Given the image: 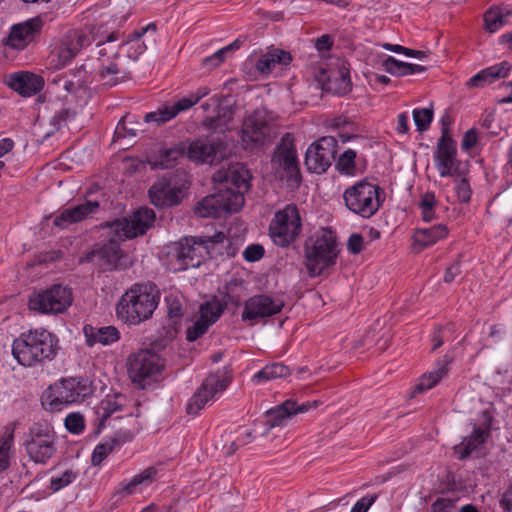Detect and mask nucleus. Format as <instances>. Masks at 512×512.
<instances>
[{
  "instance_id": "obj_49",
  "label": "nucleus",
  "mask_w": 512,
  "mask_h": 512,
  "mask_svg": "<svg viewBox=\"0 0 512 512\" xmlns=\"http://www.w3.org/2000/svg\"><path fill=\"white\" fill-rule=\"evenodd\" d=\"M383 67L388 73L392 75H408V63L399 61L392 56H389L386 60H384Z\"/></svg>"
},
{
  "instance_id": "obj_29",
  "label": "nucleus",
  "mask_w": 512,
  "mask_h": 512,
  "mask_svg": "<svg viewBox=\"0 0 512 512\" xmlns=\"http://www.w3.org/2000/svg\"><path fill=\"white\" fill-rule=\"evenodd\" d=\"M151 203L156 207L173 206L179 203L180 191L172 188L166 181L161 180L154 183L149 191Z\"/></svg>"
},
{
  "instance_id": "obj_10",
  "label": "nucleus",
  "mask_w": 512,
  "mask_h": 512,
  "mask_svg": "<svg viewBox=\"0 0 512 512\" xmlns=\"http://www.w3.org/2000/svg\"><path fill=\"white\" fill-rule=\"evenodd\" d=\"M206 240L199 237H184L173 243L168 251L170 262L175 264V270H186L198 267L207 256Z\"/></svg>"
},
{
  "instance_id": "obj_1",
  "label": "nucleus",
  "mask_w": 512,
  "mask_h": 512,
  "mask_svg": "<svg viewBox=\"0 0 512 512\" xmlns=\"http://www.w3.org/2000/svg\"><path fill=\"white\" fill-rule=\"evenodd\" d=\"M159 291L150 283H136L130 287L117 304V315L128 324L138 325L148 320L159 304Z\"/></svg>"
},
{
  "instance_id": "obj_16",
  "label": "nucleus",
  "mask_w": 512,
  "mask_h": 512,
  "mask_svg": "<svg viewBox=\"0 0 512 512\" xmlns=\"http://www.w3.org/2000/svg\"><path fill=\"white\" fill-rule=\"evenodd\" d=\"M338 142L334 137H322L312 143L305 155V165L310 172L321 174L335 160Z\"/></svg>"
},
{
  "instance_id": "obj_52",
  "label": "nucleus",
  "mask_w": 512,
  "mask_h": 512,
  "mask_svg": "<svg viewBox=\"0 0 512 512\" xmlns=\"http://www.w3.org/2000/svg\"><path fill=\"white\" fill-rule=\"evenodd\" d=\"M66 429L74 434H79L84 429V419L78 413H71L65 419Z\"/></svg>"
},
{
  "instance_id": "obj_20",
  "label": "nucleus",
  "mask_w": 512,
  "mask_h": 512,
  "mask_svg": "<svg viewBox=\"0 0 512 512\" xmlns=\"http://www.w3.org/2000/svg\"><path fill=\"white\" fill-rule=\"evenodd\" d=\"M89 43V37L82 31H69L51 52V61L55 68L59 69L67 65Z\"/></svg>"
},
{
  "instance_id": "obj_53",
  "label": "nucleus",
  "mask_w": 512,
  "mask_h": 512,
  "mask_svg": "<svg viewBox=\"0 0 512 512\" xmlns=\"http://www.w3.org/2000/svg\"><path fill=\"white\" fill-rule=\"evenodd\" d=\"M455 191L460 202L468 203L470 201L472 191L466 178L456 180Z\"/></svg>"
},
{
  "instance_id": "obj_24",
  "label": "nucleus",
  "mask_w": 512,
  "mask_h": 512,
  "mask_svg": "<svg viewBox=\"0 0 512 512\" xmlns=\"http://www.w3.org/2000/svg\"><path fill=\"white\" fill-rule=\"evenodd\" d=\"M456 154V142L453 139L439 138L434 159L441 177H450L456 173Z\"/></svg>"
},
{
  "instance_id": "obj_64",
  "label": "nucleus",
  "mask_w": 512,
  "mask_h": 512,
  "mask_svg": "<svg viewBox=\"0 0 512 512\" xmlns=\"http://www.w3.org/2000/svg\"><path fill=\"white\" fill-rule=\"evenodd\" d=\"M500 505L505 511L512 512V486L504 492Z\"/></svg>"
},
{
  "instance_id": "obj_5",
  "label": "nucleus",
  "mask_w": 512,
  "mask_h": 512,
  "mask_svg": "<svg viewBox=\"0 0 512 512\" xmlns=\"http://www.w3.org/2000/svg\"><path fill=\"white\" fill-rule=\"evenodd\" d=\"M165 367L164 359L149 349H142L128 357L127 371L132 383L146 389L156 381Z\"/></svg>"
},
{
  "instance_id": "obj_58",
  "label": "nucleus",
  "mask_w": 512,
  "mask_h": 512,
  "mask_svg": "<svg viewBox=\"0 0 512 512\" xmlns=\"http://www.w3.org/2000/svg\"><path fill=\"white\" fill-rule=\"evenodd\" d=\"M364 239L358 233L352 234L347 242V250L351 254H358L362 251Z\"/></svg>"
},
{
  "instance_id": "obj_36",
  "label": "nucleus",
  "mask_w": 512,
  "mask_h": 512,
  "mask_svg": "<svg viewBox=\"0 0 512 512\" xmlns=\"http://www.w3.org/2000/svg\"><path fill=\"white\" fill-rule=\"evenodd\" d=\"M448 235V228L444 224H438L429 228L417 229L413 235L416 245L426 248L434 245Z\"/></svg>"
},
{
  "instance_id": "obj_11",
  "label": "nucleus",
  "mask_w": 512,
  "mask_h": 512,
  "mask_svg": "<svg viewBox=\"0 0 512 512\" xmlns=\"http://www.w3.org/2000/svg\"><path fill=\"white\" fill-rule=\"evenodd\" d=\"M70 289L60 284L41 290L31 295L29 299L30 310L43 314H58L64 312L72 304Z\"/></svg>"
},
{
  "instance_id": "obj_22",
  "label": "nucleus",
  "mask_w": 512,
  "mask_h": 512,
  "mask_svg": "<svg viewBox=\"0 0 512 512\" xmlns=\"http://www.w3.org/2000/svg\"><path fill=\"white\" fill-rule=\"evenodd\" d=\"M92 261H96L104 271L124 270L132 265L116 241H110L91 253Z\"/></svg>"
},
{
  "instance_id": "obj_44",
  "label": "nucleus",
  "mask_w": 512,
  "mask_h": 512,
  "mask_svg": "<svg viewBox=\"0 0 512 512\" xmlns=\"http://www.w3.org/2000/svg\"><path fill=\"white\" fill-rule=\"evenodd\" d=\"M140 122L135 120V117L126 114L121 118L119 121L115 134L118 137H126L129 136H136L137 132L139 131Z\"/></svg>"
},
{
  "instance_id": "obj_15",
  "label": "nucleus",
  "mask_w": 512,
  "mask_h": 512,
  "mask_svg": "<svg viewBox=\"0 0 512 512\" xmlns=\"http://www.w3.org/2000/svg\"><path fill=\"white\" fill-rule=\"evenodd\" d=\"M241 139L246 149H253L271 142L274 129L261 111H255L243 122Z\"/></svg>"
},
{
  "instance_id": "obj_4",
  "label": "nucleus",
  "mask_w": 512,
  "mask_h": 512,
  "mask_svg": "<svg viewBox=\"0 0 512 512\" xmlns=\"http://www.w3.org/2000/svg\"><path fill=\"white\" fill-rule=\"evenodd\" d=\"M26 453L36 464L46 465L57 452V435L46 422L33 423L24 442Z\"/></svg>"
},
{
  "instance_id": "obj_40",
  "label": "nucleus",
  "mask_w": 512,
  "mask_h": 512,
  "mask_svg": "<svg viewBox=\"0 0 512 512\" xmlns=\"http://www.w3.org/2000/svg\"><path fill=\"white\" fill-rule=\"evenodd\" d=\"M15 428V423H8L5 426L4 433L0 438V472L8 469L10 465V449L14 442Z\"/></svg>"
},
{
  "instance_id": "obj_61",
  "label": "nucleus",
  "mask_w": 512,
  "mask_h": 512,
  "mask_svg": "<svg viewBox=\"0 0 512 512\" xmlns=\"http://www.w3.org/2000/svg\"><path fill=\"white\" fill-rule=\"evenodd\" d=\"M477 142V132L474 128L469 129L463 136L461 147L463 150H470Z\"/></svg>"
},
{
  "instance_id": "obj_3",
  "label": "nucleus",
  "mask_w": 512,
  "mask_h": 512,
  "mask_svg": "<svg viewBox=\"0 0 512 512\" xmlns=\"http://www.w3.org/2000/svg\"><path fill=\"white\" fill-rule=\"evenodd\" d=\"M57 342L56 337L45 329L30 330L14 340L12 354L19 364L31 367L53 359Z\"/></svg>"
},
{
  "instance_id": "obj_26",
  "label": "nucleus",
  "mask_w": 512,
  "mask_h": 512,
  "mask_svg": "<svg viewBox=\"0 0 512 512\" xmlns=\"http://www.w3.org/2000/svg\"><path fill=\"white\" fill-rule=\"evenodd\" d=\"M490 420H485L481 425L474 424L471 434L454 446V453L460 460L469 457L473 451L480 448L490 435Z\"/></svg>"
},
{
  "instance_id": "obj_31",
  "label": "nucleus",
  "mask_w": 512,
  "mask_h": 512,
  "mask_svg": "<svg viewBox=\"0 0 512 512\" xmlns=\"http://www.w3.org/2000/svg\"><path fill=\"white\" fill-rule=\"evenodd\" d=\"M291 61L292 56L289 52L275 48L262 54L256 61L255 68L261 75H268L276 65L287 66Z\"/></svg>"
},
{
  "instance_id": "obj_46",
  "label": "nucleus",
  "mask_w": 512,
  "mask_h": 512,
  "mask_svg": "<svg viewBox=\"0 0 512 512\" xmlns=\"http://www.w3.org/2000/svg\"><path fill=\"white\" fill-rule=\"evenodd\" d=\"M246 444V440L241 439V437H236L234 433H225L224 435H222L220 450L223 453V455L231 456L237 451L239 446Z\"/></svg>"
},
{
  "instance_id": "obj_30",
  "label": "nucleus",
  "mask_w": 512,
  "mask_h": 512,
  "mask_svg": "<svg viewBox=\"0 0 512 512\" xmlns=\"http://www.w3.org/2000/svg\"><path fill=\"white\" fill-rule=\"evenodd\" d=\"M134 432L129 429H120L115 435L106 441L98 444L92 454L91 462L93 466H99L102 461L113 451L115 446L132 440Z\"/></svg>"
},
{
  "instance_id": "obj_13",
  "label": "nucleus",
  "mask_w": 512,
  "mask_h": 512,
  "mask_svg": "<svg viewBox=\"0 0 512 512\" xmlns=\"http://www.w3.org/2000/svg\"><path fill=\"white\" fill-rule=\"evenodd\" d=\"M271 162L276 174L281 180H285L288 186L298 187L301 184L297 153L292 142L283 139L277 145Z\"/></svg>"
},
{
  "instance_id": "obj_6",
  "label": "nucleus",
  "mask_w": 512,
  "mask_h": 512,
  "mask_svg": "<svg viewBox=\"0 0 512 512\" xmlns=\"http://www.w3.org/2000/svg\"><path fill=\"white\" fill-rule=\"evenodd\" d=\"M381 192L378 185L362 180L344 191L343 200L349 211L362 218H370L381 206Z\"/></svg>"
},
{
  "instance_id": "obj_32",
  "label": "nucleus",
  "mask_w": 512,
  "mask_h": 512,
  "mask_svg": "<svg viewBox=\"0 0 512 512\" xmlns=\"http://www.w3.org/2000/svg\"><path fill=\"white\" fill-rule=\"evenodd\" d=\"M86 344L90 347L96 344L110 345L116 342L120 333L114 326L94 327L85 325L83 328Z\"/></svg>"
},
{
  "instance_id": "obj_34",
  "label": "nucleus",
  "mask_w": 512,
  "mask_h": 512,
  "mask_svg": "<svg viewBox=\"0 0 512 512\" xmlns=\"http://www.w3.org/2000/svg\"><path fill=\"white\" fill-rule=\"evenodd\" d=\"M294 400L287 399L266 412L269 428L286 426L288 420L294 416Z\"/></svg>"
},
{
  "instance_id": "obj_56",
  "label": "nucleus",
  "mask_w": 512,
  "mask_h": 512,
  "mask_svg": "<svg viewBox=\"0 0 512 512\" xmlns=\"http://www.w3.org/2000/svg\"><path fill=\"white\" fill-rule=\"evenodd\" d=\"M264 249L259 244H252L248 246L244 252L243 257L246 261L255 262L260 260L263 257Z\"/></svg>"
},
{
  "instance_id": "obj_39",
  "label": "nucleus",
  "mask_w": 512,
  "mask_h": 512,
  "mask_svg": "<svg viewBox=\"0 0 512 512\" xmlns=\"http://www.w3.org/2000/svg\"><path fill=\"white\" fill-rule=\"evenodd\" d=\"M291 370L288 366L283 363H271L263 367L260 371H258L253 377L252 382L255 384H260L265 381L275 380L278 378H285L289 376Z\"/></svg>"
},
{
  "instance_id": "obj_54",
  "label": "nucleus",
  "mask_w": 512,
  "mask_h": 512,
  "mask_svg": "<svg viewBox=\"0 0 512 512\" xmlns=\"http://www.w3.org/2000/svg\"><path fill=\"white\" fill-rule=\"evenodd\" d=\"M180 157H183L181 150L177 148L168 149L161 155L160 164L163 168H171Z\"/></svg>"
},
{
  "instance_id": "obj_7",
  "label": "nucleus",
  "mask_w": 512,
  "mask_h": 512,
  "mask_svg": "<svg viewBox=\"0 0 512 512\" xmlns=\"http://www.w3.org/2000/svg\"><path fill=\"white\" fill-rule=\"evenodd\" d=\"M302 223L298 208L286 205L277 211L269 226L272 241L281 247H287L301 234Z\"/></svg>"
},
{
  "instance_id": "obj_47",
  "label": "nucleus",
  "mask_w": 512,
  "mask_h": 512,
  "mask_svg": "<svg viewBox=\"0 0 512 512\" xmlns=\"http://www.w3.org/2000/svg\"><path fill=\"white\" fill-rule=\"evenodd\" d=\"M433 115L434 112L432 108L414 109L413 120L417 130L420 132L426 131L430 127Z\"/></svg>"
},
{
  "instance_id": "obj_8",
  "label": "nucleus",
  "mask_w": 512,
  "mask_h": 512,
  "mask_svg": "<svg viewBox=\"0 0 512 512\" xmlns=\"http://www.w3.org/2000/svg\"><path fill=\"white\" fill-rule=\"evenodd\" d=\"M232 381V371L228 368L219 369L210 373L194 393L186 411L196 415L209 401H214L224 392Z\"/></svg>"
},
{
  "instance_id": "obj_45",
  "label": "nucleus",
  "mask_w": 512,
  "mask_h": 512,
  "mask_svg": "<svg viewBox=\"0 0 512 512\" xmlns=\"http://www.w3.org/2000/svg\"><path fill=\"white\" fill-rule=\"evenodd\" d=\"M100 77L103 85L112 87L121 82L125 76L122 74L120 68L115 63H110L100 71Z\"/></svg>"
},
{
  "instance_id": "obj_9",
  "label": "nucleus",
  "mask_w": 512,
  "mask_h": 512,
  "mask_svg": "<svg viewBox=\"0 0 512 512\" xmlns=\"http://www.w3.org/2000/svg\"><path fill=\"white\" fill-rule=\"evenodd\" d=\"M89 394V387L75 378L62 380L49 388L42 404L49 411H60L68 404L81 402Z\"/></svg>"
},
{
  "instance_id": "obj_2",
  "label": "nucleus",
  "mask_w": 512,
  "mask_h": 512,
  "mask_svg": "<svg viewBox=\"0 0 512 512\" xmlns=\"http://www.w3.org/2000/svg\"><path fill=\"white\" fill-rule=\"evenodd\" d=\"M340 249L336 233L331 228H321L304 243L305 267L310 277L320 276L336 264Z\"/></svg>"
},
{
  "instance_id": "obj_17",
  "label": "nucleus",
  "mask_w": 512,
  "mask_h": 512,
  "mask_svg": "<svg viewBox=\"0 0 512 512\" xmlns=\"http://www.w3.org/2000/svg\"><path fill=\"white\" fill-rule=\"evenodd\" d=\"M222 100V96L213 95L200 106L206 113V116L201 122V126L207 131L224 133L230 129L234 111L230 106H223Z\"/></svg>"
},
{
  "instance_id": "obj_18",
  "label": "nucleus",
  "mask_w": 512,
  "mask_h": 512,
  "mask_svg": "<svg viewBox=\"0 0 512 512\" xmlns=\"http://www.w3.org/2000/svg\"><path fill=\"white\" fill-rule=\"evenodd\" d=\"M210 93V88L199 87L195 92L185 96L175 102L173 105H164L158 110L149 112L144 116L146 123L154 122L157 125L164 124L169 120L175 118L179 113L189 110L197 104L202 98Z\"/></svg>"
},
{
  "instance_id": "obj_33",
  "label": "nucleus",
  "mask_w": 512,
  "mask_h": 512,
  "mask_svg": "<svg viewBox=\"0 0 512 512\" xmlns=\"http://www.w3.org/2000/svg\"><path fill=\"white\" fill-rule=\"evenodd\" d=\"M510 69L511 65L506 61L490 66L471 77L467 85L469 87H483L497 79L507 77Z\"/></svg>"
},
{
  "instance_id": "obj_23",
  "label": "nucleus",
  "mask_w": 512,
  "mask_h": 512,
  "mask_svg": "<svg viewBox=\"0 0 512 512\" xmlns=\"http://www.w3.org/2000/svg\"><path fill=\"white\" fill-rule=\"evenodd\" d=\"M42 26L43 21L39 17L14 24L5 44L12 49L23 50L40 34Z\"/></svg>"
},
{
  "instance_id": "obj_63",
  "label": "nucleus",
  "mask_w": 512,
  "mask_h": 512,
  "mask_svg": "<svg viewBox=\"0 0 512 512\" xmlns=\"http://www.w3.org/2000/svg\"><path fill=\"white\" fill-rule=\"evenodd\" d=\"M435 204H436V199H435L434 193L426 192L421 197V200H420V203H419V208L421 210H423V209H426V210L434 209Z\"/></svg>"
},
{
  "instance_id": "obj_50",
  "label": "nucleus",
  "mask_w": 512,
  "mask_h": 512,
  "mask_svg": "<svg viewBox=\"0 0 512 512\" xmlns=\"http://www.w3.org/2000/svg\"><path fill=\"white\" fill-rule=\"evenodd\" d=\"M75 478L76 474L73 471L66 470L61 476L51 478L50 488L53 492H57L72 483Z\"/></svg>"
},
{
  "instance_id": "obj_25",
  "label": "nucleus",
  "mask_w": 512,
  "mask_h": 512,
  "mask_svg": "<svg viewBox=\"0 0 512 512\" xmlns=\"http://www.w3.org/2000/svg\"><path fill=\"white\" fill-rule=\"evenodd\" d=\"M127 402L128 400L123 394L107 395L100 401V403L95 407V414L98 421L96 430L98 433L106 426V422L108 420H110L108 423V425H110L111 421L120 419L119 416L115 418H112V416L117 412L125 411Z\"/></svg>"
},
{
  "instance_id": "obj_43",
  "label": "nucleus",
  "mask_w": 512,
  "mask_h": 512,
  "mask_svg": "<svg viewBox=\"0 0 512 512\" xmlns=\"http://www.w3.org/2000/svg\"><path fill=\"white\" fill-rule=\"evenodd\" d=\"M225 306L218 301H209L200 306V318L210 327L224 312Z\"/></svg>"
},
{
  "instance_id": "obj_27",
  "label": "nucleus",
  "mask_w": 512,
  "mask_h": 512,
  "mask_svg": "<svg viewBox=\"0 0 512 512\" xmlns=\"http://www.w3.org/2000/svg\"><path fill=\"white\" fill-rule=\"evenodd\" d=\"M98 208V201H86L62 210L61 213L54 218L53 223L55 226L65 229L68 226L80 222L88 216L96 213Z\"/></svg>"
},
{
  "instance_id": "obj_19",
  "label": "nucleus",
  "mask_w": 512,
  "mask_h": 512,
  "mask_svg": "<svg viewBox=\"0 0 512 512\" xmlns=\"http://www.w3.org/2000/svg\"><path fill=\"white\" fill-rule=\"evenodd\" d=\"M283 307L284 302L281 299L266 294L255 295L244 302L241 319L253 325L259 319L278 314Z\"/></svg>"
},
{
  "instance_id": "obj_12",
  "label": "nucleus",
  "mask_w": 512,
  "mask_h": 512,
  "mask_svg": "<svg viewBox=\"0 0 512 512\" xmlns=\"http://www.w3.org/2000/svg\"><path fill=\"white\" fill-rule=\"evenodd\" d=\"M244 205V197L232 189H220L198 203L195 213L200 217H219L222 212L234 213Z\"/></svg>"
},
{
  "instance_id": "obj_41",
  "label": "nucleus",
  "mask_w": 512,
  "mask_h": 512,
  "mask_svg": "<svg viewBox=\"0 0 512 512\" xmlns=\"http://www.w3.org/2000/svg\"><path fill=\"white\" fill-rule=\"evenodd\" d=\"M451 359H446L444 362L438 364V368L428 375L422 376L420 382L415 386V392L420 393L424 390L433 388L443 377L448 373V365Z\"/></svg>"
},
{
  "instance_id": "obj_14",
  "label": "nucleus",
  "mask_w": 512,
  "mask_h": 512,
  "mask_svg": "<svg viewBox=\"0 0 512 512\" xmlns=\"http://www.w3.org/2000/svg\"><path fill=\"white\" fill-rule=\"evenodd\" d=\"M152 209L144 207L136 210L130 217L116 220L109 224L111 231L119 240H126L143 235L155 221Z\"/></svg>"
},
{
  "instance_id": "obj_55",
  "label": "nucleus",
  "mask_w": 512,
  "mask_h": 512,
  "mask_svg": "<svg viewBox=\"0 0 512 512\" xmlns=\"http://www.w3.org/2000/svg\"><path fill=\"white\" fill-rule=\"evenodd\" d=\"M457 499L438 498L432 505V512H452L456 507Z\"/></svg>"
},
{
  "instance_id": "obj_51",
  "label": "nucleus",
  "mask_w": 512,
  "mask_h": 512,
  "mask_svg": "<svg viewBox=\"0 0 512 512\" xmlns=\"http://www.w3.org/2000/svg\"><path fill=\"white\" fill-rule=\"evenodd\" d=\"M209 326L205 323V320L200 317L193 323L191 327H189L186 331V339L189 342H193L204 335Z\"/></svg>"
},
{
  "instance_id": "obj_62",
  "label": "nucleus",
  "mask_w": 512,
  "mask_h": 512,
  "mask_svg": "<svg viewBox=\"0 0 512 512\" xmlns=\"http://www.w3.org/2000/svg\"><path fill=\"white\" fill-rule=\"evenodd\" d=\"M460 274H461L460 263L457 261L446 269V272L444 275V281L446 283H451Z\"/></svg>"
},
{
  "instance_id": "obj_57",
  "label": "nucleus",
  "mask_w": 512,
  "mask_h": 512,
  "mask_svg": "<svg viewBox=\"0 0 512 512\" xmlns=\"http://www.w3.org/2000/svg\"><path fill=\"white\" fill-rule=\"evenodd\" d=\"M335 81L338 82V86L335 88L336 94L345 95L351 90V80L347 72L341 71Z\"/></svg>"
},
{
  "instance_id": "obj_60",
  "label": "nucleus",
  "mask_w": 512,
  "mask_h": 512,
  "mask_svg": "<svg viewBox=\"0 0 512 512\" xmlns=\"http://www.w3.org/2000/svg\"><path fill=\"white\" fill-rule=\"evenodd\" d=\"M149 31H152L153 33L156 32V25L154 23H149L140 30H135L127 36V39L124 41V43L130 44L131 42L138 41L141 37H143L144 34H146Z\"/></svg>"
},
{
  "instance_id": "obj_59",
  "label": "nucleus",
  "mask_w": 512,
  "mask_h": 512,
  "mask_svg": "<svg viewBox=\"0 0 512 512\" xmlns=\"http://www.w3.org/2000/svg\"><path fill=\"white\" fill-rule=\"evenodd\" d=\"M376 499L377 495L362 497L355 503L350 512H367Z\"/></svg>"
},
{
  "instance_id": "obj_48",
  "label": "nucleus",
  "mask_w": 512,
  "mask_h": 512,
  "mask_svg": "<svg viewBox=\"0 0 512 512\" xmlns=\"http://www.w3.org/2000/svg\"><path fill=\"white\" fill-rule=\"evenodd\" d=\"M356 152L352 149L346 150L336 162V168L340 173L352 174L355 169Z\"/></svg>"
},
{
  "instance_id": "obj_37",
  "label": "nucleus",
  "mask_w": 512,
  "mask_h": 512,
  "mask_svg": "<svg viewBox=\"0 0 512 512\" xmlns=\"http://www.w3.org/2000/svg\"><path fill=\"white\" fill-rule=\"evenodd\" d=\"M216 150L215 144L198 139L189 145L188 156L193 161L212 164L216 158Z\"/></svg>"
},
{
  "instance_id": "obj_28",
  "label": "nucleus",
  "mask_w": 512,
  "mask_h": 512,
  "mask_svg": "<svg viewBox=\"0 0 512 512\" xmlns=\"http://www.w3.org/2000/svg\"><path fill=\"white\" fill-rule=\"evenodd\" d=\"M8 85L21 96L30 97L42 90L44 79L34 73L22 71L11 74Z\"/></svg>"
},
{
  "instance_id": "obj_38",
  "label": "nucleus",
  "mask_w": 512,
  "mask_h": 512,
  "mask_svg": "<svg viewBox=\"0 0 512 512\" xmlns=\"http://www.w3.org/2000/svg\"><path fill=\"white\" fill-rule=\"evenodd\" d=\"M157 475V470L154 467H148L140 474L135 475L128 483H120L115 495L120 497L129 496L134 493L136 488L142 484L151 483Z\"/></svg>"
},
{
  "instance_id": "obj_42",
  "label": "nucleus",
  "mask_w": 512,
  "mask_h": 512,
  "mask_svg": "<svg viewBox=\"0 0 512 512\" xmlns=\"http://www.w3.org/2000/svg\"><path fill=\"white\" fill-rule=\"evenodd\" d=\"M242 43L243 42L240 39H236L231 44L216 51L213 55L204 58L203 65L205 67H210V68L218 67L221 63H223L225 61L226 57L229 54L238 50L241 47Z\"/></svg>"
},
{
  "instance_id": "obj_35",
  "label": "nucleus",
  "mask_w": 512,
  "mask_h": 512,
  "mask_svg": "<svg viewBox=\"0 0 512 512\" xmlns=\"http://www.w3.org/2000/svg\"><path fill=\"white\" fill-rule=\"evenodd\" d=\"M512 15V11L503 5L490 7L483 16L484 29L489 33H495L507 23V18Z\"/></svg>"
},
{
  "instance_id": "obj_21",
  "label": "nucleus",
  "mask_w": 512,
  "mask_h": 512,
  "mask_svg": "<svg viewBox=\"0 0 512 512\" xmlns=\"http://www.w3.org/2000/svg\"><path fill=\"white\" fill-rule=\"evenodd\" d=\"M251 175L242 164L235 163L221 167L213 174V181L222 186L221 189H232L234 193H244L249 190Z\"/></svg>"
}]
</instances>
